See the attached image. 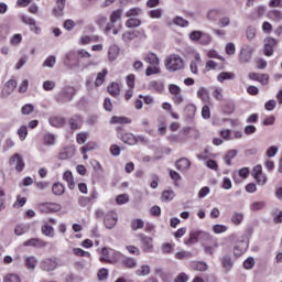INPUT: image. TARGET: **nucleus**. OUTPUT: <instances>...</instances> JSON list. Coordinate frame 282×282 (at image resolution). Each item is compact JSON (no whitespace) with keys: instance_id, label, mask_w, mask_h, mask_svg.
I'll return each instance as SVG.
<instances>
[{"instance_id":"nucleus-1","label":"nucleus","mask_w":282,"mask_h":282,"mask_svg":"<svg viewBox=\"0 0 282 282\" xmlns=\"http://www.w3.org/2000/svg\"><path fill=\"white\" fill-rule=\"evenodd\" d=\"M164 64L167 72H180V69H184V59L178 54L169 55Z\"/></svg>"},{"instance_id":"nucleus-2","label":"nucleus","mask_w":282,"mask_h":282,"mask_svg":"<svg viewBox=\"0 0 282 282\" xmlns=\"http://www.w3.org/2000/svg\"><path fill=\"white\" fill-rule=\"evenodd\" d=\"M169 91L172 96V100L176 105H182L184 102V95H182V88L175 84L169 85Z\"/></svg>"},{"instance_id":"nucleus-3","label":"nucleus","mask_w":282,"mask_h":282,"mask_svg":"<svg viewBox=\"0 0 282 282\" xmlns=\"http://www.w3.org/2000/svg\"><path fill=\"white\" fill-rule=\"evenodd\" d=\"M9 165L11 166V169H14V171H17L18 173H21L25 169V162L19 153L13 154L9 159Z\"/></svg>"},{"instance_id":"nucleus-4","label":"nucleus","mask_w":282,"mask_h":282,"mask_svg":"<svg viewBox=\"0 0 282 282\" xmlns=\"http://www.w3.org/2000/svg\"><path fill=\"white\" fill-rule=\"evenodd\" d=\"M252 54H254V48L248 44H245L240 50L238 59L240 61V63H250V61L252 59Z\"/></svg>"},{"instance_id":"nucleus-5","label":"nucleus","mask_w":282,"mask_h":282,"mask_svg":"<svg viewBox=\"0 0 282 282\" xmlns=\"http://www.w3.org/2000/svg\"><path fill=\"white\" fill-rule=\"evenodd\" d=\"M74 96H76V89L74 87H66L57 96V101L62 104L69 102Z\"/></svg>"},{"instance_id":"nucleus-6","label":"nucleus","mask_w":282,"mask_h":282,"mask_svg":"<svg viewBox=\"0 0 282 282\" xmlns=\"http://www.w3.org/2000/svg\"><path fill=\"white\" fill-rule=\"evenodd\" d=\"M40 268L44 272H54L58 268V262H56V259L45 258L40 262Z\"/></svg>"},{"instance_id":"nucleus-7","label":"nucleus","mask_w":282,"mask_h":282,"mask_svg":"<svg viewBox=\"0 0 282 282\" xmlns=\"http://www.w3.org/2000/svg\"><path fill=\"white\" fill-rule=\"evenodd\" d=\"M139 239L141 241V248L143 252H153V238L144 234H139Z\"/></svg>"},{"instance_id":"nucleus-8","label":"nucleus","mask_w":282,"mask_h":282,"mask_svg":"<svg viewBox=\"0 0 282 282\" xmlns=\"http://www.w3.org/2000/svg\"><path fill=\"white\" fill-rule=\"evenodd\" d=\"M15 89H17V80L9 79L4 84V87L1 90L0 98H2V100H6V98H8Z\"/></svg>"},{"instance_id":"nucleus-9","label":"nucleus","mask_w":282,"mask_h":282,"mask_svg":"<svg viewBox=\"0 0 282 282\" xmlns=\"http://www.w3.org/2000/svg\"><path fill=\"white\" fill-rule=\"evenodd\" d=\"M120 19H122V10L112 11L110 14V22L106 25L105 32H111Z\"/></svg>"},{"instance_id":"nucleus-10","label":"nucleus","mask_w":282,"mask_h":282,"mask_svg":"<svg viewBox=\"0 0 282 282\" xmlns=\"http://www.w3.org/2000/svg\"><path fill=\"white\" fill-rule=\"evenodd\" d=\"M40 213H58L61 206L56 203H41L37 205Z\"/></svg>"},{"instance_id":"nucleus-11","label":"nucleus","mask_w":282,"mask_h":282,"mask_svg":"<svg viewBox=\"0 0 282 282\" xmlns=\"http://www.w3.org/2000/svg\"><path fill=\"white\" fill-rule=\"evenodd\" d=\"M104 224L108 230H111L116 224H118V214L113 212H109L105 215Z\"/></svg>"},{"instance_id":"nucleus-12","label":"nucleus","mask_w":282,"mask_h":282,"mask_svg":"<svg viewBox=\"0 0 282 282\" xmlns=\"http://www.w3.org/2000/svg\"><path fill=\"white\" fill-rule=\"evenodd\" d=\"M264 55L272 56L274 54V47H276V40L274 37L264 39Z\"/></svg>"},{"instance_id":"nucleus-13","label":"nucleus","mask_w":282,"mask_h":282,"mask_svg":"<svg viewBox=\"0 0 282 282\" xmlns=\"http://www.w3.org/2000/svg\"><path fill=\"white\" fill-rule=\"evenodd\" d=\"M23 246L25 248H45V246H47V242H45L43 239L41 238H31L26 241H24Z\"/></svg>"},{"instance_id":"nucleus-14","label":"nucleus","mask_w":282,"mask_h":282,"mask_svg":"<svg viewBox=\"0 0 282 282\" xmlns=\"http://www.w3.org/2000/svg\"><path fill=\"white\" fill-rule=\"evenodd\" d=\"M175 166L181 173H186V171L191 169V161L186 158H182L175 162Z\"/></svg>"},{"instance_id":"nucleus-15","label":"nucleus","mask_w":282,"mask_h":282,"mask_svg":"<svg viewBox=\"0 0 282 282\" xmlns=\"http://www.w3.org/2000/svg\"><path fill=\"white\" fill-rule=\"evenodd\" d=\"M68 124L72 131H76V129H80V127H83V118L78 115H75L68 120Z\"/></svg>"},{"instance_id":"nucleus-16","label":"nucleus","mask_w":282,"mask_h":282,"mask_svg":"<svg viewBox=\"0 0 282 282\" xmlns=\"http://www.w3.org/2000/svg\"><path fill=\"white\" fill-rule=\"evenodd\" d=\"M120 56V47L118 45H111L108 50V58L110 63H113V61H117Z\"/></svg>"},{"instance_id":"nucleus-17","label":"nucleus","mask_w":282,"mask_h":282,"mask_svg":"<svg viewBox=\"0 0 282 282\" xmlns=\"http://www.w3.org/2000/svg\"><path fill=\"white\" fill-rule=\"evenodd\" d=\"M120 140L124 142V144H138V137H135L133 133H123L121 134Z\"/></svg>"},{"instance_id":"nucleus-18","label":"nucleus","mask_w":282,"mask_h":282,"mask_svg":"<svg viewBox=\"0 0 282 282\" xmlns=\"http://www.w3.org/2000/svg\"><path fill=\"white\" fill-rule=\"evenodd\" d=\"M144 63H148L150 66H158L160 65V57L155 53H148L144 58Z\"/></svg>"},{"instance_id":"nucleus-19","label":"nucleus","mask_w":282,"mask_h":282,"mask_svg":"<svg viewBox=\"0 0 282 282\" xmlns=\"http://www.w3.org/2000/svg\"><path fill=\"white\" fill-rule=\"evenodd\" d=\"M148 89H150V91H158V94H162V91H164V83L152 80L149 83Z\"/></svg>"},{"instance_id":"nucleus-20","label":"nucleus","mask_w":282,"mask_h":282,"mask_svg":"<svg viewBox=\"0 0 282 282\" xmlns=\"http://www.w3.org/2000/svg\"><path fill=\"white\" fill-rule=\"evenodd\" d=\"M192 270H196V272H206L208 270V264L204 261H193L191 262Z\"/></svg>"},{"instance_id":"nucleus-21","label":"nucleus","mask_w":282,"mask_h":282,"mask_svg":"<svg viewBox=\"0 0 282 282\" xmlns=\"http://www.w3.org/2000/svg\"><path fill=\"white\" fill-rule=\"evenodd\" d=\"M41 232L44 237H48V239H54L55 232L54 227L50 226L47 223L42 225Z\"/></svg>"},{"instance_id":"nucleus-22","label":"nucleus","mask_w":282,"mask_h":282,"mask_svg":"<svg viewBox=\"0 0 282 282\" xmlns=\"http://www.w3.org/2000/svg\"><path fill=\"white\" fill-rule=\"evenodd\" d=\"M63 180H64L65 182H67L68 188H69L70 191H74V188H76V183L74 182V174H72L70 171L64 172V174H63Z\"/></svg>"},{"instance_id":"nucleus-23","label":"nucleus","mask_w":282,"mask_h":282,"mask_svg":"<svg viewBox=\"0 0 282 282\" xmlns=\"http://www.w3.org/2000/svg\"><path fill=\"white\" fill-rule=\"evenodd\" d=\"M199 235H204L202 231H191L189 232V238L185 240L186 246H193V243H197L199 241Z\"/></svg>"},{"instance_id":"nucleus-24","label":"nucleus","mask_w":282,"mask_h":282,"mask_svg":"<svg viewBox=\"0 0 282 282\" xmlns=\"http://www.w3.org/2000/svg\"><path fill=\"white\" fill-rule=\"evenodd\" d=\"M221 265L225 272H230V270H232V265H235V263L232 262V258L230 256L223 257Z\"/></svg>"},{"instance_id":"nucleus-25","label":"nucleus","mask_w":282,"mask_h":282,"mask_svg":"<svg viewBox=\"0 0 282 282\" xmlns=\"http://www.w3.org/2000/svg\"><path fill=\"white\" fill-rule=\"evenodd\" d=\"M110 124H131V119L127 117L113 116L110 119Z\"/></svg>"},{"instance_id":"nucleus-26","label":"nucleus","mask_w":282,"mask_h":282,"mask_svg":"<svg viewBox=\"0 0 282 282\" xmlns=\"http://www.w3.org/2000/svg\"><path fill=\"white\" fill-rule=\"evenodd\" d=\"M135 36H138V31H126L122 33L121 39L123 43H131Z\"/></svg>"},{"instance_id":"nucleus-27","label":"nucleus","mask_w":282,"mask_h":282,"mask_svg":"<svg viewBox=\"0 0 282 282\" xmlns=\"http://www.w3.org/2000/svg\"><path fill=\"white\" fill-rule=\"evenodd\" d=\"M108 91L110 96H113V98H118V96H120V84L112 83L110 86H108Z\"/></svg>"},{"instance_id":"nucleus-28","label":"nucleus","mask_w":282,"mask_h":282,"mask_svg":"<svg viewBox=\"0 0 282 282\" xmlns=\"http://www.w3.org/2000/svg\"><path fill=\"white\" fill-rule=\"evenodd\" d=\"M24 265L28 270H36V258L34 256L26 257Z\"/></svg>"},{"instance_id":"nucleus-29","label":"nucleus","mask_w":282,"mask_h":282,"mask_svg":"<svg viewBox=\"0 0 282 282\" xmlns=\"http://www.w3.org/2000/svg\"><path fill=\"white\" fill-rule=\"evenodd\" d=\"M107 74H109L107 68H104L102 72L97 74V77L95 79L96 87H100V85H102V83H105V78L107 77Z\"/></svg>"},{"instance_id":"nucleus-30","label":"nucleus","mask_w":282,"mask_h":282,"mask_svg":"<svg viewBox=\"0 0 282 282\" xmlns=\"http://www.w3.org/2000/svg\"><path fill=\"white\" fill-rule=\"evenodd\" d=\"M135 274L137 276H149V274H151V267L143 264L135 271Z\"/></svg>"},{"instance_id":"nucleus-31","label":"nucleus","mask_w":282,"mask_h":282,"mask_svg":"<svg viewBox=\"0 0 282 282\" xmlns=\"http://www.w3.org/2000/svg\"><path fill=\"white\" fill-rule=\"evenodd\" d=\"M30 230V226L25 224L17 225L14 228V235L21 237V235H25Z\"/></svg>"},{"instance_id":"nucleus-32","label":"nucleus","mask_w":282,"mask_h":282,"mask_svg":"<svg viewBox=\"0 0 282 282\" xmlns=\"http://www.w3.org/2000/svg\"><path fill=\"white\" fill-rule=\"evenodd\" d=\"M161 199H162V202H165L166 204H169V202H173V199H175V192L164 191L161 194Z\"/></svg>"},{"instance_id":"nucleus-33","label":"nucleus","mask_w":282,"mask_h":282,"mask_svg":"<svg viewBox=\"0 0 282 282\" xmlns=\"http://www.w3.org/2000/svg\"><path fill=\"white\" fill-rule=\"evenodd\" d=\"M218 83H224V80H235V74L223 72L217 76Z\"/></svg>"},{"instance_id":"nucleus-34","label":"nucleus","mask_w":282,"mask_h":282,"mask_svg":"<svg viewBox=\"0 0 282 282\" xmlns=\"http://www.w3.org/2000/svg\"><path fill=\"white\" fill-rule=\"evenodd\" d=\"M142 25V21L138 18H130L126 21V28H140Z\"/></svg>"},{"instance_id":"nucleus-35","label":"nucleus","mask_w":282,"mask_h":282,"mask_svg":"<svg viewBox=\"0 0 282 282\" xmlns=\"http://www.w3.org/2000/svg\"><path fill=\"white\" fill-rule=\"evenodd\" d=\"M50 124L52 127L61 128L63 124H65V118L63 117H52L50 118Z\"/></svg>"},{"instance_id":"nucleus-36","label":"nucleus","mask_w":282,"mask_h":282,"mask_svg":"<svg viewBox=\"0 0 282 282\" xmlns=\"http://www.w3.org/2000/svg\"><path fill=\"white\" fill-rule=\"evenodd\" d=\"M263 208H265V202L263 200H256L250 205V210H252L253 213H257L258 210H263Z\"/></svg>"},{"instance_id":"nucleus-37","label":"nucleus","mask_w":282,"mask_h":282,"mask_svg":"<svg viewBox=\"0 0 282 282\" xmlns=\"http://www.w3.org/2000/svg\"><path fill=\"white\" fill-rule=\"evenodd\" d=\"M130 227L133 230H142V228H144V220L140 218L132 219L130 223Z\"/></svg>"},{"instance_id":"nucleus-38","label":"nucleus","mask_w":282,"mask_h":282,"mask_svg":"<svg viewBox=\"0 0 282 282\" xmlns=\"http://www.w3.org/2000/svg\"><path fill=\"white\" fill-rule=\"evenodd\" d=\"M237 153H238L237 150H230L227 152V155L224 156V161L228 166H230L232 160L237 158Z\"/></svg>"},{"instance_id":"nucleus-39","label":"nucleus","mask_w":282,"mask_h":282,"mask_svg":"<svg viewBox=\"0 0 282 282\" xmlns=\"http://www.w3.org/2000/svg\"><path fill=\"white\" fill-rule=\"evenodd\" d=\"M52 193L54 195H64L65 194V186L61 183H55L52 186Z\"/></svg>"},{"instance_id":"nucleus-40","label":"nucleus","mask_w":282,"mask_h":282,"mask_svg":"<svg viewBox=\"0 0 282 282\" xmlns=\"http://www.w3.org/2000/svg\"><path fill=\"white\" fill-rule=\"evenodd\" d=\"M44 144L46 147H53V144H56V137L53 133L44 134Z\"/></svg>"},{"instance_id":"nucleus-41","label":"nucleus","mask_w":282,"mask_h":282,"mask_svg":"<svg viewBox=\"0 0 282 282\" xmlns=\"http://www.w3.org/2000/svg\"><path fill=\"white\" fill-rule=\"evenodd\" d=\"M231 221L235 226H240L243 223V214L242 213H234L231 216Z\"/></svg>"},{"instance_id":"nucleus-42","label":"nucleus","mask_w":282,"mask_h":282,"mask_svg":"<svg viewBox=\"0 0 282 282\" xmlns=\"http://www.w3.org/2000/svg\"><path fill=\"white\" fill-rule=\"evenodd\" d=\"M96 149V143H88L85 147L80 148V153L84 155V160H87V152L94 151Z\"/></svg>"},{"instance_id":"nucleus-43","label":"nucleus","mask_w":282,"mask_h":282,"mask_svg":"<svg viewBox=\"0 0 282 282\" xmlns=\"http://www.w3.org/2000/svg\"><path fill=\"white\" fill-rule=\"evenodd\" d=\"M197 97L202 98L204 102H208V99H209L208 90H206V88L204 87L198 88Z\"/></svg>"},{"instance_id":"nucleus-44","label":"nucleus","mask_w":282,"mask_h":282,"mask_svg":"<svg viewBox=\"0 0 282 282\" xmlns=\"http://www.w3.org/2000/svg\"><path fill=\"white\" fill-rule=\"evenodd\" d=\"M2 282H21V278H19L17 274L14 273H7L3 276V281Z\"/></svg>"},{"instance_id":"nucleus-45","label":"nucleus","mask_w":282,"mask_h":282,"mask_svg":"<svg viewBox=\"0 0 282 282\" xmlns=\"http://www.w3.org/2000/svg\"><path fill=\"white\" fill-rule=\"evenodd\" d=\"M269 19H271V21H282V12L279 10H272L269 12Z\"/></svg>"},{"instance_id":"nucleus-46","label":"nucleus","mask_w":282,"mask_h":282,"mask_svg":"<svg viewBox=\"0 0 282 282\" xmlns=\"http://www.w3.org/2000/svg\"><path fill=\"white\" fill-rule=\"evenodd\" d=\"M161 69H160V65L155 66V65H152V66H149L147 69H145V76H153L155 74H160Z\"/></svg>"},{"instance_id":"nucleus-47","label":"nucleus","mask_w":282,"mask_h":282,"mask_svg":"<svg viewBox=\"0 0 282 282\" xmlns=\"http://www.w3.org/2000/svg\"><path fill=\"white\" fill-rule=\"evenodd\" d=\"M257 36V29L254 26H248L246 30V37L248 41H252Z\"/></svg>"},{"instance_id":"nucleus-48","label":"nucleus","mask_w":282,"mask_h":282,"mask_svg":"<svg viewBox=\"0 0 282 282\" xmlns=\"http://www.w3.org/2000/svg\"><path fill=\"white\" fill-rule=\"evenodd\" d=\"M173 23L178 25V28H188V21L182 17L174 18Z\"/></svg>"},{"instance_id":"nucleus-49","label":"nucleus","mask_w":282,"mask_h":282,"mask_svg":"<svg viewBox=\"0 0 282 282\" xmlns=\"http://www.w3.org/2000/svg\"><path fill=\"white\" fill-rule=\"evenodd\" d=\"M18 135H19L21 142H23L25 140V138H28V127L26 126H21L18 129Z\"/></svg>"},{"instance_id":"nucleus-50","label":"nucleus","mask_w":282,"mask_h":282,"mask_svg":"<svg viewBox=\"0 0 282 282\" xmlns=\"http://www.w3.org/2000/svg\"><path fill=\"white\" fill-rule=\"evenodd\" d=\"M210 41H213V37L208 33H202L198 43L200 45H209Z\"/></svg>"},{"instance_id":"nucleus-51","label":"nucleus","mask_w":282,"mask_h":282,"mask_svg":"<svg viewBox=\"0 0 282 282\" xmlns=\"http://www.w3.org/2000/svg\"><path fill=\"white\" fill-rule=\"evenodd\" d=\"M139 14H142V9L140 8H132L126 12V17L128 19H131V17H138Z\"/></svg>"},{"instance_id":"nucleus-52","label":"nucleus","mask_w":282,"mask_h":282,"mask_svg":"<svg viewBox=\"0 0 282 282\" xmlns=\"http://www.w3.org/2000/svg\"><path fill=\"white\" fill-rule=\"evenodd\" d=\"M123 265H126V268L133 269L138 267V261H135L133 258H126L123 260Z\"/></svg>"},{"instance_id":"nucleus-53","label":"nucleus","mask_w":282,"mask_h":282,"mask_svg":"<svg viewBox=\"0 0 282 282\" xmlns=\"http://www.w3.org/2000/svg\"><path fill=\"white\" fill-rule=\"evenodd\" d=\"M170 142H174V144H177L180 142H186V138L182 137L180 134H171L169 137Z\"/></svg>"},{"instance_id":"nucleus-54","label":"nucleus","mask_w":282,"mask_h":282,"mask_svg":"<svg viewBox=\"0 0 282 282\" xmlns=\"http://www.w3.org/2000/svg\"><path fill=\"white\" fill-rule=\"evenodd\" d=\"M34 111V106L31 104H26L21 108V113L23 116H30Z\"/></svg>"},{"instance_id":"nucleus-55","label":"nucleus","mask_w":282,"mask_h":282,"mask_svg":"<svg viewBox=\"0 0 282 282\" xmlns=\"http://www.w3.org/2000/svg\"><path fill=\"white\" fill-rule=\"evenodd\" d=\"M191 257H193V253H191V251H178L175 253V258L178 260L191 259Z\"/></svg>"},{"instance_id":"nucleus-56","label":"nucleus","mask_w":282,"mask_h":282,"mask_svg":"<svg viewBox=\"0 0 282 282\" xmlns=\"http://www.w3.org/2000/svg\"><path fill=\"white\" fill-rule=\"evenodd\" d=\"M226 230H228L226 225H214L213 227L215 235H221V232H226Z\"/></svg>"},{"instance_id":"nucleus-57","label":"nucleus","mask_w":282,"mask_h":282,"mask_svg":"<svg viewBox=\"0 0 282 282\" xmlns=\"http://www.w3.org/2000/svg\"><path fill=\"white\" fill-rule=\"evenodd\" d=\"M65 1L66 0H57V10L55 9V12L57 17H61L63 14V10H65Z\"/></svg>"},{"instance_id":"nucleus-58","label":"nucleus","mask_w":282,"mask_h":282,"mask_svg":"<svg viewBox=\"0 0 282 282\" xmlns=\"http://www.w3.org/2000/svg\"><path fill=\"white\" fill-rule=\"evenodd\" d=\"M28 202L26 197H17V202L13 204V208H22V206H25V203Z\"/></svg>"},{"instance_id":"nucleus-59","label":"nucleus","mask_w":282,"mask_h":282,"mask_svg":"<svg viewBox=\"0 0 282 282\" xmlns=\"http://www.w3.org/2000/svg\"><path fill=\"white\" fill-rule=\"evenodd\" d=\"M99 281H107V276H109V270L107 269H100L97 273Z\"/></svg>"},{"instance_id":"nucleus-60","label":"nucleus","mask_w":282,"mask_h":282,"mask_svg":"<svg viewBox=\"0 0 282 282\" xmlns=\"http://www.w3.org/2000/svg\"><path fill=\"white\" fill-rule=\"evenodd\" d=\"M151 19H162V9H154L149 12Z\"/></svg>"},{"instance_id":"nucleus-61","label":"nucleus","mask_w":282,"mask_h":282,"mask_svg":"<svg viewBox=\"0 0 282 282\" xmlns=\"http://www.w3.org/2000/svg\"><path fill=\"white\" fill-rule=\"evenodd\" d=\"M279 153V147L272 145L267 150V158H274Z\"/></svg>"},{"instance_id":"nucleus-62","label":"nucleus","mask_w":282,"mask_h":282,"mask_svg":"<svg viewBox=\"0 0 282 282\" xmlns=\"http://www.w3.org/2000/svg\"><path fill=\"white\" fill-rule=\"evenodd\" d=\"M87 137H88L87 132L77 133V137H76L77 143L85 144V142H87Z\"/></svg>"},{"instance_id":"nucleus-63","label":"nucleus","mask_w":282,"mask_h":282,"mask_svg":"<svg viewBox=\"0 0 282 282\" xmlns=\"http://www.w3.org/2000/svg\"><path fill=\"white\" fill-rule=\"evenodd\" d=\"M21 41H23V36L21 34H14L11 39H10V43L11 45H19L21 43Z\"/></svg>"},{"instance_id":"nucleus-64","label":"nucleus","mask_w":282,"mask_h":282,"mask_svg":"<svg viewBox=\"0 0 282 282\" xmlns=\"http://www.w3.org/2000/svg\"><path fill=\"white\" fill-rule=\"evenodd\" d=\"M174 282H188V274L181 272L176 275Z\"/></svg>"}]
</instances>
